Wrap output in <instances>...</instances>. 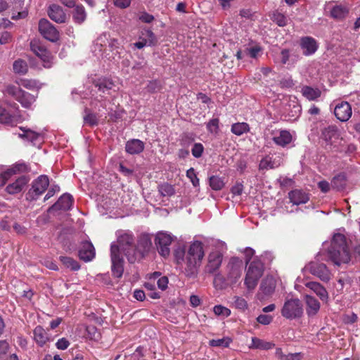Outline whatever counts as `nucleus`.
Wrapping results in <instances>:
<instances>
[{
	"mask_svg": "<svg viewBox=\"0 0 360 360\" xmlns=\"http://www.w3.org/2000/svg\"><path fill=\"white\" fill-rule=\"evenodd\" d=\"M301 47L304 55H311L317 49V44L314 39L311 37H304L301 39Z\"/></svg>",
	"mask_w": 360,
	"mask_h": 360,
	"instance_id": "obj_26",
	"label": "nucleus"
},
{
	"mask_svg": "<svg viewBox=\"0 0 360 360\" xmlns=\"http://www.w3.org/2000/svg\"><path fill=\"white\" fill-rule=\"evenodd\" d=\"M27 182L28 179L25 176H20L13 183L8 184L6 190L9 194L18 193L23 189Z\"/></svg>",
	"mask_w": 360,
	"mask_h": 360,
	"instance_id": "obj_24",
	"label": "nucleus"
},
{
	"mask_svg": "<svg viewBox=\"0 0 360 360\" xmlns=\"http://www.w3.org/2000/svg\"><path fill=\"white\" fill-rule=\"evenodd\" d=\"M158 286L161 290H165L167 287L168 279L165 276L160 278L157 281Z\"/></svg>",
	"mask_w": 360,
	"mask_h": 360,
	"instance_id": "obj_61",
	"label": "nucleus"
},
{
	"mask_svg": "<svg viewBox=\"0 0 360 360\" xmlns=\"http://www.w3.org/2000/svg\"><path fill=\"white\" fill-rule=\"evenodd\" d=\"M213 311L217 316L228 317L231 314V310L222 305H216L213 308Z\"/></svg>",
	"mask_w": 360,
	"mask_h": 360,
	"instance_id": "obj_48",
	"label": "nucleus"
},
{
	"mask_svg": "<svg viewBox=\"0 0 360 360\" xmlns=\"http://www.w3.org/2000/svg\"><path fill=\"white\" fill-rule=\"evenodd\" d=\"M273 141L276 144L283 147L291 142L292 136L289 131L282 130L274 136Z\"/></svg>",
	"mask_w": 360,
	"mask_h": 360,
	"instance_id": "obj_29",
	"label": "nucleus"
},
{
	"mask_svg": "<svg viewBox=\"0 0 360 360\" xmlns=\"http://www.w3.org/2000/svg\"><path fill=\"white\" fill-rule=\"evenodd\" d=\"M9 172H8L7 169L4 172L0 174V186H4L8 180V179L11 177V175Z\"/></svg>",
	"mask_w": 360,
	"mask_h": 360,
	"instance_id": "obj_62",
	"label": "nucleus"
},
{
	"mask_svg": "<svg viewBox=\"0 0 360 360\" xmlns=\"http://www.w3.org/2000/svg\"><path fill=\"white\" fill-rule=\"evenodd\" d=\"M233 305L237 309L245 311L248 309V304L244 298L239 296H235L233 297Z\"/></svg>",
	"mask_w": 360,
	"mask_h": 360,
	"instance_id": "obj_42",
	"label": "nucleus"
},
{
	"mask_svg": "<svg viewBox=\"0 0 360 360\" xmlns=\"http://www.w3.org/2000/svg\"><path fill=\"white\" fill-rule=\"evenodd\" d=\"M203 150V146L200 143H197L193 145L191 149V153L195 158H198L202 156Z\"/></svg>",
	"mask_w": 360,
	"mask_h": 360,
	"instance_id": "obj_51",
	"label": "nucleus"
},
{
	"mask_svg": "<svg viewBox=\"0 0 360 360\" xmlns=\"http://www.w3.org/2000/svg\"><path fill=\"white\" fill-rule=\"evenodd\" d=\"M249 125L245 122L235 123L231 126V131L237 136H240L249 131Z\"/></svg>",
	"mask_w": 360,
	"mask_h": 360,
	"instance_id": "obj_39",
	"label": "nucleus"
},
{
	"mask_svg": "<svg viewBox=\"0 0 360 360\" xmlns=\"http://www.w3.org/2000/svg\"><path fill=\"white\" fill-rule=\"evenodd\" d=\"M69 345H70L69 341L64 338L59 339L56 343V347L58 349H62V350L67 349Z\"/></svg>",
	"mask_w": 360,
	"mask_h": 360,
	"instance_id": "obj_56",
	"label": "nucleus"
},
{
	"mask_svg": "<svg viewBox=\"0 0 360 360\" xmlns=\"http://www.w3.org/2000/svg\"><path fill=\"white\" fill-rule=\"evenodd\" d=\"M345 184V178L342 175L335 176L331 181V187L337 190H340L344 188Z\"/></svg>",
	"mask_w": 360,
	"mask_h": 360,
	"instance_id": "obj_47",
	"label": "nucleus"
},
{
	"mask_svg": "<svg viewBox=\"0 0 360 360\" xmlns=\"http://www.w3.org/2000/svg\"><path fill=\"white\" fill-rule=\"evenodd\" d=\"M185 252L184 250L175 252V258L177 264L184 262V273L188 277L195 276L200 266L204 257L203 245L202 243L196 241L193 243L187 252L184 259Z\"/></svg>",
	"mask_w": 360,
	"mask_h": 360,
	"instance_id": "obj_1",
	"label": "nucleus"
},
{
	"mask_svg": "<svg viewBox=\"0 0 360 360\" xmlns=\"http://www.w3.org/2000/svg\"><path fill=\"white\" fill-rule=\"evenodd\" d=\"M262 49L259 46H253L250 47H248L244 51V54L246 56H250L252 58H257L261 53Z\"/></svg>",
	"mask_w": 360,
	"mask_h": 360,
	"instance_id": "obj_45",
	"label": "nucleus"
},
{
	"mask_svg": "<svg viewBox=\"0 0 360 360\" xmlns=\"http://www.w3.org/2000/svg\"><path fill=\"white\" fill-rule=\"evenodd\" d=\"M302 95L309 100L313 101L321 96V91L318 89H313L305 86L302 89Z\"/></svg>",
	"mask_w": 360,
	"mask_h": 360,
	"instance_id": "obj_36",
	"label": "nucleus"
},
{
	"mask_svg": "<svg viewBox=\"0 0 360 360\" xmlns=\"http://www.w3.org/2000/svg\"><path fill=\"white\" fill-rule=\"evenodd\" d=\"M305 286L312 290L323 302L328 300V292L326 289L318 282H307Z\"/></svg>",
	"mask_w": 360,
	"mask_h": 360,
	"instance_id": "obj_20",
	"label": "nucleus"
},
{
	"mask_svg": "<svg viewBox=\"0 0 360 360\" xmlns=\"http://www.w3.org/2000/svg\"><path fill=\"white\" fill-rule=\"evenodd\" d=\"M13 69L16 74L25 75L27 72L28 65L26 61L18 59L13 63Z\"/></svg>",
	"mask_w": 360,
	"mask_h": 360,
	"instance_id": "obj_37",
	"label": "nucleus"
},
{
	"mask_svg": "<svg viewBox=\"0 0 360 360\" xmlns=\"http://www.w3.org/2000/svg\"><path fill=\"white\" fill-rule=\"evenodd\" d=\"M59 259L65 267L72 271H77L80 268L79 263L71 257L60 256Z\"/></svg>",
	"mask_w": 360,
	"mask_h": 360,
	"instance_id": "obj_38",
	"label": "nucleus"
},
{
	"mask_svg": "<svg viewBox=\"0 0 360 360\" xmlns=\"http://www.w3.org/2000/svg\"><path fill=\"white\" fill-rule=\"evenodd\" d=\"M95 248L91 243L84 242L79 250V257L80 259L87 262L91 261L95 257Z\"/></svg>",
	"mask_w": 360,
	"mask_h": 360,
	"instance_id": "obj_18",
	"label": "nucleus"
},
{
	"mask_svg": "<svg viewBox=\"0 0 360 360\" xmlns=\"http://www.w3.org/2000/svg\"><path fill=\"white\" fill-rule=\"evenodd\" d=\"M276 281L272 276H266L262 282L259 294L260 299L272 295L275 290Z\"/></svg>",
	"mask_w": 360,
	"mask_h": 360,
	"instance_id": "obj_16",
	"label": "nucleus"
},
{
	"mask_svg": "<svg viewBox=\"0 0 360 360\" xmlns=\"http://www.w3.org/2000/svg\"><path fill=\"white\" fill-rule=\"evenodd\" d=\"M159 192L162 196L170 197L175 193L174 187L169 184H164L159 186Z\"/></svg>",
	"mask_w": 360,
	"mask_h": 360,
	"instance_id": "obj_44",
	"label": "nucleus"
},
{
	"mask_svg": "<svg viewBox=\"0 0 360 360\" xmlns=\"http://www.w3.org/2000/svg\"><path fill=\"white\" fill-rule=\"evenodd\" d=\"M112 266L111 270L114 277L120 278L124 272V260L122 257L119 254V248L115 245H111L110 249Z\"/></svg>",
	"mask_w": 360,
	"mask_h": 360,
	"instance_id": "obj_9",
	"label": "nucleus"
},
{
	"mask_svg": "<svg viewBox=\"0 0 360 360\" xmlns=\"http://www.w3.org/2000/svg\"><path fill=\"white\" fill-rule=\"evenodd\" d=\"M13 117L10 113L3 107L0 106V122L4 124H11Z\"/></svg>",
	"mask_w": 360,
	"mask_h": 360,
	"instance_id": "obj_46",
	"label": "nucleus"
},
{
	"mask_svg": "<svg viewBox=\"0 0 360 360\" xmlns=\"http://www.w3.org/2000/svg\"><path fill=\"white\" fill-rule=\"evenodd\" d=\"M139 39L144 40L148 46H155L158 42L155 34L150 30H143Z\"/></svg>",
	"mask_w": 360,
	"mask_h": 360,
	"instance_id": "obj_32",
	"label": "nucleus"
},
{
	"mask_svg": "<svg viewBox=\"0 0 360 360\" xmlns=\"http://www.w3.org/2000/svg\"><path fill=\"white\" fill-rule=\"evenodd\" d=\"M173 236L166 232H159L156 234L155 238V244L157 250L160 255L166 257L170 254V248Z\"/></svg>",
	"mask_w": 360,
	"mask_h": 360,
	"instance_id": "obj_7",
	"label": "nucleus"
},
{
	"mask_svg": "<svg viewBox=\"0 0 360 360\" xmlns=\"http://www.w3.org/2000/svg\"><path fill=\"white\" fill-rule=\"evenodd\" d=\"M225 183L224 180L217 176H212L210 178V186L213 190L219 191L224 188Z\"/></svg>",
	"mask_w": 360,
	"mask_h": 360,
	"instance_id": "obj_41",
	"label": "nucleus"
},
{
	"mask_svg": "<svg viewBox=\"0 0 360 360\" xmlns=\"http://www.w3.org/2000/svg\"><path fill=\"white\" fill-rule=\"evenodd\" d=\"M304 301L307 306V314L309 316H315L319 311L321 304L317 299L314 297L305 295Z\"/></svg>",
	"mask_w": 360,
	"mask_h": 360,
	"instance_id": "obj_21",
	"label": "nucleus"
},
{
	"mask_svg": "<svg viewBox=\"0 0 360 360\" xmlns=\"http://www.w3.org/2000/svg\"><path fill=\"white\" fill-rule=\"evenodd\" d=\"M114 245L119 248V254L122 252L129 262L134 263L136 260V248L131 234L124 233L120 235L117 239V245Z\"/></svg>",
	"mask_w": 360,
	"mask_h": 360,
	"instance_id": "obj_3",
	"label": "nucleus"
},
{
	"mask_svg": "<svg viewBox=\"0 0 360 360\" xmlns=\"http://www.w3.org/2000/svg\"><path fill=\"white\" fill-rule=\"evenodd\" d=\"M281 315L290 320L300 319L304 314L303 304L298 298H287L281 310Z\"/></svg>",
	"mask_w": 360,
	"mask_h": 360,
	"instance_id": "obj_4",
	"label": "nucleus"
},
{
	"mask_svg": "<svg viewBox=\"0 0 360 360\" xmlns=\"http://www.w3.org/2000/svg\"><path fill=\"white\" fill-rule=\"evenodd\" d=\"M263 273V264L259 260H253L248 267L245 285L249 290H253Z\"/></svg>",
	"mask_w": 360,
	"mask_h": 360,
	"instance_id": "obj_6",
	"label": "nucleus"
},
{
	"mask_svg": "<svg viewBox=\"0 0 360 360\" xmlns=\"http://www.w3.org/2000/svg\"><path fill=\"white\" fill-rule=\"evenodd\" d=\"M309 271L323 282L330 279V272L326 265L323 263L311 262L307 266Z\"/></svg>",
	"mask_w": 360,
	"mask_h": 360,
	"instance_id": "obj_12",
	"label": "nucleus"
},
{
	"mask_svg": "<svg viewBox=\"0 0 360 360\" xmlns=\"http://www.w3.org/2000/svg\"><path fill=\"white\" fill-rule=\"evenodd\" d=\"M347 10L342 6H335L330 11V15L333 18L341 19L345 17Z\"/></svg>",
	"mask_w": 360,
	"mask_h": 360,
	"instance_id": "obj_40",
	"label": "nucleus"
},
{
	"mask_svg": "<svg viewBox=\"0 0 360 360\" xmlns=\"http://www.w3.org/2000/svg\"><path fill=\"white\" fill-rule=\"evenodd\" d=\"M281 164V159L279 156L272 157L266 156L259 163L260 169H274L279 167Z\"/></svg>",
	"mask_w": 360,
	"mask_h": 360,
	"instance_id": "obj_25",
	"label": "nucleus"
},
{
	"mask_svg": "<svg viewBox=\"0 0 360 360\" xmlns=\"http://www.w3.org/2000/svg\"><path fill=\"white\" fill-rule=\"evenodd\" d=\"M125 149L129 154H139L143 150L144 143L139 139H132L127 142Z\"/></svg>",
	"mask_w": 360,
	"mask_h": 360,
	"instance_id": "obj_27",
	"label": "nucleus"
},
{
	"mask_svg": "<svg viewBox=\"0 0 360 360\" xmlns=\"http://www.w3.org/2000/svg\"><path fill=\"white\" fill-rule=\"evenodd\" d=\"M11 176L18 172H25L28 171V166L24 162H18L13 165L11 168L8 169Z\"/></svg>",
	"mask_w": 360,
	"mask_h": 360,
	"instance_id": "obj_43",
	"label": "nucleus"
},
{
	"mask_svg": "<svg viewBox=\"0 0 360 360\" xmlns=\"http://www.w3.org/2000/svg\"><path fill=\"white\" fill-rule=\"evenodd\" d=\"M49 185V179L46 175H41L32 182L30 193L33 198H37L47 189Z\"/></svg>",
	"mask_w": 360,
	"mask_h": 360,
	"instance_id": "obj_14",
	"label": "nucleus"
},
{
	"mask_svg": "<svg viewBox=\"0 0 360 360\" xmlns=\"http://www.w3.org/2000/svg\"><path fill=\"white\" fill-rule=\"evenodd\" d=\"M243 269L242 260L238 258H231L227 265V281L231 284L236 283L240 278Z\"/></svg>",
	"mask_w": 360,
	"mask_h": 360,
	"instance_id": "obj_8",
	"label": "nucleus"
},
{
	"mask_svg": "<svg viewBox=\"0 0 360 360\" xmlns=\"http://www.w3.org/2000/svg\"><path fill=\"white\" fill-rule=\"evenodd\" d=\"M290 202L296 205L304 204L309 200V195L301 190H293L288 193Z\"/></svg>",
	"mask_w": 360,
	"mask_h": 360,
	"instance_id": "obj_23",
	"label": "nucleus"
},
{
	"mask_svg": "<svg viewBox=\"0 0 360 360\" xmlns=\"http://www.w3.org/2000/svg\"><path fill=\"white\" fill-rule=\"evenodd\" d=\"M49 18L57 23H63L66 20V15L59 5L52 4L48 9Z\"/></svg>",
	"mask_w": 360,
	"mask_h": 360,
	"instance_id": "obj_17",
	"label": "nucleus"
},
{
	"mask_svg": "<svg viewBox=\"0 0 360 360\" xmlns=\"http://www.w3.org/2000/svg\"><path fill=\"white\" fill-rule=\"evenodd\" d=\"M151 246L152 242L150 236L147 234L141 235L138 242V248H136V259L139 257H143V253L148 251Z\"/></svg>",
	"mask_w": 360,
	"mask_h": 360,
	"instance_id": "obj_22",
	"label": "nucleus"
},
{
	"mask_svg": "<svg viewBox=\"0 0 360 360\" xmlns=\"http://www.w3.org/2000/svg\"><path fill=\"white\" fill-rule=\"evenodd\" d=\"M274 346V345L271 342L264 341L257 338H252L250 348L267 350L273 348Z\"/></svg>",
	"mask_w": 360,
	"mask_h": 360,
	"instance_id": "obj_33",
	"label": "nucleus"
},
{
	"mask_svg": "<svg viewBox=\"0 0 360 360\" xmlns=\"http://www.w3.org/2000/svg\"><path fill=\"white\" fill-rule=\"evenodd\" d=\"M86 18V13L83 6L77 5L73 11V20L78 24L82 23Z\"/></svg>",
	"mask_w": 360,
	"mask_h": 360,
	"instance_id": "obj_34",
	"label": "nucleus"
},
{
	"mask_svg": "<svg viewBox=\"0 0 360 360\" xmlns=\"http://www.w3.org/2000/svg\"><path fill=\"white\" fill-rule=\"evenodd\" d=\"M334 113L340 121L346 122L352 114L351 105L347 102H341L335 106Z\"/></svg>",
	"mask_w": 360,
	"mask_h": 360,
	"instance_id": "obj_15",
	"label": "nucleus"
},
{
	"mask_svg": "<svg viewBox=\"0 0 360 360\" xmlns=\"http://www.w3.org/2000/svg\"><path fill=\"white\" fill-rule=\"evenodd\" d=\"M327 255L328 259L338 266L348 264L350 262L352 258L351 251L345 235L342 233L333 235Z\"/></svg>",
	"mask_w": 360,
	"mask_h": 360,
	"instance_id": "obj_2",
	"label": "nucleus"
},
{
	"mask_svg": "<svg viewBox=\"0 0 360 360\" xmlns=\"http://www.w3.org/2000/svg\"><path fill=\"white\" fill-rule=\"evenodd\" d=\"M31 50L41 59L45 68H50L53 64V57L51 53L37 41L30 42Z\"/></svg>",
	"mask_w": 360,
	"mask_h": 360,
	"instance_id": "obj_11",
	"label": "nucleus"
},
{
	"mask_svg": "<svg viewBox=\"0 0 360 360\" xmlns=\"http://www.w3.org/2000/svg\"><path fill=\"white\" fill-rule=\"evenodd\" d=\"M230 339L224 338L221 339L212 340L210 341V345L212 347H227L230 344Z\"/></svg>",
	"mask_w": 360,
	"mask_h": 360,
	"instance_id": "obj_49",
	"label": "nucleus"
},
{
	"mask_svg": "<svg viewBox=\"0 0 360 360\" xmlns=\"http://www.w3.org/2000/svg\"><path fill=\"white\" fill-rule=\"evenodd\" d=\"M219 120L217 118L212 119L207 124V129L209 132L212 134H217L219 131Z\"/></svg>",
	"mask_w": 360,
	"mask_h": 360,
	"instance_id": "obj_50",
	"label": "nucleus"
},
{
	"mask_svg": "<svg viewBox=\"0 0 360 360\" xmlns=\"http://www.w3.org/2000/svg\"><path fill=\"white\" fill-rule=\"evenodd\" d=\"M4 93L13 97L23 108H31L32 105L36 101L37 96L31 94L19 86L8 84L6 86Z\"/></svg>",
	"mask_w": 360,
	"mask_h": 360,
	"instance_id": "obj_5",
	"label": "nucleus"
},
{
	"mask_svg": "<svg viewBox=\"0 0 360 360\" xmlns=\"http://www.w3.org/2000/svg\"><path fill=\"white\" fill-rule=\"evenodd\" d=\"M84 122L91 126L96 125L98 124V119L95 114L89 113L86 115L84 118Z\"/></svg>",
	"mask_w": 360,
	"mask_h": 360,
	"instance_id": "obj_53",
	"label": "nucleus"
},
{
	"mask_svg": "<svg viewBox=\"0 0 360 360\" xmlns=\"http://www.w3.org/2000/svg\"><path fill=\"white\" fill-rule=\"evenodd\" d=\"M72 197L70 194H63L58 200L49 209V211L51 212L52 210H68L72 206Z\"/></svg>",
	"mask_w": 360,
	"mask_h": 360,
	"instance_id": "obj_19",
	"label": "nucleus"
},
{
	"mask_svg": "<svg viewBox=\"0 0 360 360\" xmlns=\"http://www.w3.org/2000/svg\"><path fill=\"white\" fill-rule=\"evenodd\" d=\"M243 191V185L241 183H236L231 188V193L233 195H240Z\"/></svg>",
	"mask_w": 360,
	"mask_h": 360,
	"instance_id": "obj_58",
	"label": "nucleus"
},
{
	"mask_svg": "<svg viewBox=\"0 0 360 360\" xmlns=\"http://www.w3.org/2000/svg\"><path fill=\"white\" fill-rule=\"evenodd\" d=\"M318 187L323 193H327L330 191L331 185L326 181H321L318 183Z\"/></svg>",
	"mask_w": 360,
	"mask_h": 360,
	"instance_id": "obj_60",
	"label": "nucleus"
},
{
	"mask_svg": "<svg viewBox=\"0 0 360 360\" xmlns=\"http://www.w3.org/2000/svg\"><path fill=\"white\" fill-rule=\"evenodd\" d=\"M23 133L20 134L19 136L21 138H25L27 140L30 141V142L33 143V144L39 143L40 141H42L41 135L39 133H37L32 130H30L29 129H20Z\"/></svg>",
	"mask_w": 360,
	"mask_h": 360,
	"instance_id": "obj_31",
	"label": "nucleus"
},
{
	"mask_svg": "<svg viewBox=\"0 0 360 360\" xmlns=\"http://www.w3.org/2000/svg\"><path fill=\"white\" fill-rule=\"evenodd\" d=\"M186 176L189 178L194 186H198L199 185V179L196 176L195 170L193 168H190L186 172Z\"/></svg>",
	"mask_w": 360,
	"mask_h": 360,
	"instance_id": "obj_52",
	"label": "nucleus"
},
{
	"mask_svg": "<svg viewBox=\"0 0 360 360\" xmlns=\"http://www.w3.org/2000/svg\"><path fill=\"white\" fill-rule=\"evenodd\" d=\"M39 31L47 40L55 42L59 39V32L46 19L42 18L39 22Z\"/></svg>",
	"mask_w": 360,
	"mask_h": 360,
	"instance_id": "obj_10",
	"label": "nucleus"
},
{
	"mask_svg": "<svg viewBox=\"0 0 360 360\" xmlns=\"http://www.w3.org/2000/svg\"><path fill=\"white\" fill-rule=\"evenodd\" d=\"M322 136L323 139L330 145L339 139L338 131L335 127L333 126L326 128L322 132Z\"/></svg>",
	"mask_w": 360,
	"mask_h": 360,
	"instance_id": "obj_28",
	"label": "nucleus"
},
{
	"mask_svg": "<svg viewBox=\"0 0 360 360\" xmlns=\"http://www.w3.org/2000/svg\"><path fill=\"white\" fill-rule=\"evenodd\" d=\"M139 19L144 22L150 23L153 20L154 17L150 14L144 13L141 15Z\"/></svg>",
	"mask_w": 360,
	"mask_h": 360,
	"instance_id": "obj_63",
	"label": "nucleus"
},
{
	"mask_svg": "<svg viewBox=\"0 0 360 360\" xmlns=\"http://www.w3.org/2000/svg\"><path fill=\"white\" fill-rule=\"evenodd\" d=\"M34 338L39 346L44 345L49 341V337L45 330L40 326H37L34 330Z\"/></svg>",
	"mask_w": 360,
	"mask_h": 360,
	"instance_id": "obj_30",
	"label": "nucleus"
},
{
	"mask_svg": "<svg viewBox=\"0 0 360 360\" xmlns=\"http://www.w3.org/2000/svg\"><path fill=\"white\" fill-rule=\"evenodd\" d=\"M200 299L198 296L193 295L190 297V304L192 307H196L200 304Z\"/></svg>",
	"mask_w": 360,
	"mask_h": 360,
	"instance_id": "obj_64",
	"label": "nucleus"
},
{
	"mask_svg": "<svg viewBox=\"0 0 360 360\" xmlns=\"http://www.w3.org/2000/svg\"><path fill=\"white\" fill-rule=\"evenodd\" d=\"M274 20L279 26H284L286 25L287 19L281 13H276L274 15Z\"/></svg>",
	"mask_w": 360,
	"mask_h": 360,
	"instance_id": "obj_57",
	"label": "nucleus"
},
{
	"mask_svg": "<svg viewBox=\"0 0 360 360\" xmlns=\"http://www.w3.org/2000/svg\"><path fill=\"white\" fill-rule=\"evenodd\" d=\"M223 259L222 254L217 251L210 252L207 257V264L205 267V271L208 274H214L220 267Z\"/></svg>",
	"mask_w": 360,
	"mask_h": 360,
	"instance_id": "obj_13",
	"label": "nucleus"
},
{
	"mask_svg": "<svg viewBox=\"0 0 360 360\" xmlns=\"http://www.w3.org/2000/svg\"><path fill=\"white\" fill-rule=\"evenodd\" d=\"M19 84L26 89H32L36 86L37 83L35 81H33V80L21 79L20 82H19Z\"/></svg>",
	"mask_w": 360,
	"mask_h": 360,
	"instance_id": "obj_55",
	"label": "nucleus"
},
{
	"mask_svg": "<svg viewBox=\"0 0 360 360\" xmlns=\"http://www.w3.org/2000/svg\"><path fill=\"white\" fill-rule=\"evenodd\" d=\"M131 1V0H113V4L120 8H125L130 5Z\"/></svg>",
	"mask_w": 360,
	"mask_h": 360,
	"instance_id": "obj_59",
	"label": "nucleus"
},
{
	"mask_svg": "<svg viewBox=\"0 0 360 360\" xmlns=\"http://www.w3.org/2000/svg\"><path fill=\"white\" fill-rule=\"evenodd\" d=\"M95 86L98 88V91L105 93L113 87L114 84L109 79L101 78L95 82Z\"/></svg>",
	"mask_w": 360,
	"mask_h": 360,
	"instance_id": "obj_35",
	"label": "nucleus"
},
{
	"mask_svg": "<svg viewBox=\"0 0 360 360\" xmlns=\"http://www.w3.org/2000/svg\"><path fill=\"white\" fill-rule=\"evenodd\" d=\"M257 320L261 324L268 325L272 321L273 318L270 315L261 314L257 318Z\"/></svg>",
	"mask_w": 360,
	"mask_h": 360,
	"instance_id": "obj_54",
	"label": "nucleus"
}]
</instances>
